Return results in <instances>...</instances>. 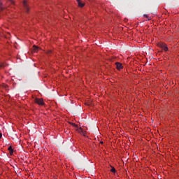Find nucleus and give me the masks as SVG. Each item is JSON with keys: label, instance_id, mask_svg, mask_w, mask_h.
I'll use <instances>...</instances> for the list:
<instances>
[{"label": "nucleus", "instance_id": "obj_1", "mask_svg": "<svg viewBox=\"0 0 179 179\" xmlns=\"http://www.w3.org/2000/svg\"><path fill=\"white\" fill-rule=\"evenodd\" d=\"M157 46L159 47V48H162L164 51H169V48H167V45L163 43H160L157 44Z\"/></svg>", "mask_w": 179, "mask_h": 179}, {"label": "nucleus", "instance_id": "obj_2", "mask_svg": "<svg viewBox=\"0 0 179 179\" xmlns=\"http://www.w3.org/2000/svg\"><path fill=\"white\" fill-rule=\"evenodd\" d=\"M35 103H36V104H38V106H44V101H43L42 99L36 98L35 99Z\"/></svg>", "mask_w": 179, "mask_h": 179}, {"label": "nucleus", "instance_id": "obj_3", "mask_svg": "<svg viewBox=\"0 0 179 179\" xmlns=\"http://www.w3.org/2000/svg\"><path fill=\"white\" fill-rule=\"evenodd\" d=\"M23 6L26 12H29L30 8H29V5H27V1H26V0L23 1Z\"/></svg>", "mask_w": 179, "mask_h": 179}, {"label": "nucleus", "instance_id": "obj_4", "mask_svg": "<svg viewBox=\"0 0 179 179\" xmlns=\"http://www.w3.org/2000/svg\"><path fill=\"white\" fill-rule=\"evenodd\" d=\"M115 65H116V68H117V69H118V71H120V70L122 69V68H124L122 66V64H121L120 62H116Z\"/></svg>", "mask_w": 179, "mask_h": 179}, {"label": "nucleus", "instance_id": "obj_5", "mask_svg": "<svg viewBox=\"0 0 179 179\" xmlns=\"http://www.w3.org/2000/svg\"><path fill=\"white\" fill-rule=\"evenodd\" d=\"M78 2V5L80 8H83V6H85V3H82V1H80V0H76Z\"/></svg>", "mask_w": 179, "mask_h": 179}, {"label": "nucleus", "instance_id": "obj_6", "mask_svg": "<svg viewBox=\"0 0 179 179\" xmlns=\"http://www.w3.org/2000/svg\"><path fill=\"white\" fill-rule=\"evenodd\" d=\"M40 50V48L34 45V52H37V51H38Z\"/></svg>", "mask_w": 179, "mask_h": 179}, {"label": "nucleus", "instance_id": "obj_7", "mask_svg": "<svg viewBox=\"0 0 179 179\" xmlns=\"http://www.w3.org/2000/svg\"><path fill=\"white\" fill-rule=\"evenodd\" d=\"M8 150L10 152V155H13V149L12 148V146H9Z\"/></svg>", "mask_w": 179, "mask_h": 179}, {"label": "nucleus", "instance_id": "obj_8", "mask_svg": "<svg viewBox=\"0 0 179 179\" xmlns=\"http://www.w3.org/2000/svg\"><path fill=\"white\" fill-rule=\"evenodd\" d=\"M5 9V7L2 5V2L0 1V10H3Z\"/></svg>", "mask_w": 179, "mask_h": 179}, {"label": "nucleus", "instance_id": "obj_9", "mask_svg": "<svg viewBox=\"0 0 179 179\" xmlns=\"http://www.w3.org/2000/svg\"><path fill=\"white\" fill-rule=\"evenodd\" d=\"M77 131L79 134H82V132H83V129L82 128L77 129Z\"/></svg>", "mask_w": 179, "mask_h": 179}, {"label": "nucleus", "instance_id": "obj_10", "mask_svg": "<svg viewBox=\"0 0 179 179\" xmlns=\"http://www.w3.org/2000/svg\"><path fill=\"white\" fill-rule=\"evenodd\" d=\"M111 167H112V169H110L111 173H115V171H116L115 168H114L113 166H111Z\"/></svg>", "mask_w": 179, "mask_h": 179}, {"label": "nucleus", "instance_id": "obj_11", "mask_svg": "<svg viewBox=\"0 0 179 179\" xmlns=\"http://www.w3.org/2000/svg\"><path fill=\"white\" fill-rule=\"evenodd\" d=\"M10 3L11 5H15V1L13 0H8Z\"/></svg>", "mask_w": 179, "mask_h": 179}, {"label": "nucleus", "instance_id": "obj_12", "mask_svg": "<svg viewBox=\"0 0 179 179\" xmlns=\"http://www.w3.org/2000/svg\"><path fill=\"white\" fill-rule=\"evenodd\" d=\"M5 67V64H3V63L0 62V68H4Z\"/></svg>", "mask_w": 179, "mask_h": 179}, {"label": "nucleus", "instance_id": "obj_13", "mask_svg": "<svg viewBox=\"0 0 179 179\" xmlns=\"http://www.w3.org/2000/svg\"><path fill=\"white\" fill-rule=\"evenodd\" d=\"M71 125H72L73 127H74L75 128H78V125L76 124L75 123H71Z\"/></svg>", "mask_w": 179, "mask_h": 179}, {"label": "nucleus", "instance_id": "obj_14", "mask_svg": "<svg viewBox=\"0 0 179 179\" xmlns=\"http://www.w3.org/2000/svg\"><path fill=\"white\" fill-rule=\"evenodd\" d=\"M144 17H146L147 19H148V20H150V19H149V16H148V15L145 14Z\"/></svg>", "mask_w": 179, "mask_h": 179}, {"label": "nucleus", "instance_id": "obj_15", "mask_svg": "<svg viewBox=\"0 0 179 179\" xmlns=\"http://www.w3.org/2000/svg\"><path fill=\"white\" fill-rule=\"evenodd\" d=\"M3 87H4V89H8V85H3Z\"/></svg>", "mask_w": 179, "mask_h": 179}, {"label": "nucleus", "instance_id": "obj_16", "mask_svg": "<svg viewBox=\"0 0 179 179\" xmlns=\"http://www.w3.org/2000/svg\"><path fill=\"white\" fill-rule=\"evenodd\" d=\"M2 138V133L0 132V139Z\"/></svg>", "mask_w": 179, "mask_h": 179}, {"label": "nucleus", "instance_id": "obj_17", "mask_svg": "<svg viewBox=\"0 0 179 179\" xmlns=\"http://www.w3.org/2000/svg\"><path fill=\"white\" fill-rule=\"evenodd\" d=\"M101 143H103V142H101Z\"/></svg>", "mask_w": 179, "mask_h": 179}]
</instances>
